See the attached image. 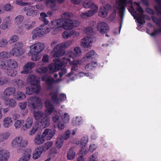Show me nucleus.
Returning <instances> with one entry per match:
<instances>
[{
    "instance_id": "nucleus-53",
    "label": "nucleus",
    "mask_w": 161,
    "mask_h": 161,
    "mask_svg": "<svg viewBox=\"0 0 161 161\" xmlns=\"http://www.w3.org/2000/svg\"><path fill=\"white\" fill-rule=\"evenodd\" d=\"M134 3L136 6V10L140 13V14H138V15H141V16L140 17V18L142 19H143V15H142L143 10L142 8L140 6V4L139 3L135 2Z\"/></svg>"
},
{
    "instance_id": "nucleus-8",
    "label": "nucleus",
    "mask_w": 161,
    "mask_h": 161,
    "mask_svg": "<svg viewBox=\"0 0 161 161\" xmlns=\"http://www.w3.org/2000/svg\"><path fill=\"white\" fill-rule=\"evenodd\" d=\"M128 4L132 5V1L131 0H117L116 2V6L119 10V14L122 21L124 18L125 7Z\"/></svg>"
},
{
    "instance_id": "nucleus-19",
    "label": "nucleus",
    "mask_w": 161,
    "mask_h": 161,
    "mask_svg": "<svg viewBox=\"0 0 161 161\" xmlns=\"http://www.w3.org/2000/svg\"><path fill=\"white\" fill-rule=\"evenodd\" d=\"M129 11L131 13V15L134 17L135 19H136L139 24L143 25L145 23L144 20H142L140 18L141 15H138L134 11L133 8L131 6L129 8Z\"/></svg>"
},
{
    "instance_id": "nucleus-23",
    "label": "nucleus",
    "mask_w": 161,
    "mask_h": 161,
    "mask_svg": "<svg viewBox=\"0 0 161 161\" xmlns=\"http://www.w3.org/2000/svg\"><path fill=\"white\" fill-rule=\"evenodd\" d=\"M45 141V139L42 134H38L34 139V144L36 145H39L43 144Z\"/></svg>"
},
{
    "instance_id": "nucleus-33",
    "label": "nucleus",
    "mask_w": 161,
    "mask_h": 161,
    "mask_svg": "<svg viewBox=\"0 0 161 161\" xmlns=\"http://www.w3.org/2000/svg\"><path fill=\"white\" fill-rule=\"evenodd\" d=\"M55 2L56 0H47L46 1L47 5L52 10H56L57 9V8L55 6Z\"/></svg>"
},
{
    "instance_id": "nucleus-61",
    "label": "nucleus",
    "mask_w": 161,
    "mask_h": 161,
    "mask_svg": "<svg viewBox=\"0 0 161 161\" xmlns=\"http://www.w3.org/2000/svg\"><path fill=\"white\" fill-rule=\"evenodd\" d=\"M88 141V138L87 136H85L83 137L80 141V146H86Z\"/></svg>"
},
{
    "instance_id": "nucleus-51",
    "label": "nucleus",
    "mask_w": 161,
    "mask_h": 161,
    "mask_svg": "<svg viewBox=\"0 0 161 161\" xmlns=\"http://www.w3.org/2000/svg\"><path fill=\"white\" fill-rule=\"evenodd\" d=\"M157 5L155 7L158 14L161 15V0H155Z\"/></svg>"
},
{
    "instance_id": "nucleus-57",
    "label": "nucleus",
    "mask_w": 161,
    "mask_h": 161,
    "mask_svg": "<svg viewBox=\"0 0 161 161\" xmlns=\"http://www.w3.org/2000/svg\"><path fill=\"white\" fill-rule=\"evenodd\" d=\"M8 44V42L6 39L3 38L0 40V47H5L7 46Z\"/></svg>"
},
{
    "instance_id": "nucleus-52",
    "label": "nucleus",
    "mask_w": 161,
    "mask_h": 161,
    "mask_svg": "<svg viewBox=\"0 0 161 161\" xmlns=\"http://www.w3.org/2000/svg\"><path fill=\"white\" fill-rule=\"evenodd\" d=\"M24 17L21 15H19L16 16L14 19L15 23L17 25L19 24L23 20Z\"/></svg>"
},
{
    "instance_id": "nucleus-38",
    "label": "nucleus",
    "mask_w": 161,
    "mask_h": 161,
    "mask_svg": "<svg viewBox=\"0 0 161 161\" xmlns=\"http://www.w3.org/2000/svg\"><path fill=\"white\" fill-rule=\"evenodd\" d=\"M35 76L33 74L29 75L27 77L26 81L27 83H30L32 85H34V82L35 81Z\"/></svg>"
},
{
    "instance_id": "nucleus-43",
    "label": "nucleus",
    "mask_w": 161,
    "mask_h": 161,
    "mask_svg": "<svg viewBox=\"0 0 161 161\" xmlns=\"http://www.w3.org/2000/svg\"><path fill=\"white\" fill-rule=\"evenodd\" d=\"M54 115L53 116L52 118L53 121L55 123H58L60 122V113L59 112L58 113H54Z\"/></svg>"
},
{
    "instance_id": "nucleus-63",
    "label": "nucleus",
    "mask_w": 161,
    "mask_h": 161,
    "mask_svg": "<svg viewBox=\"0 0 161 161\" xmlns=\"http://www.w3.org/2000/svg\"><path fill=\"white\" fill-rule=\"evenodd\" d=\"M34 92V88L31 87H27L26 88V92L27 94L30 95L32 94Z\"/></svg>"
},
{
    "instance_id": "nucleus-5",
    "label": "nucleus",
    "mask_w": 161,
    "mask_h": 161,
    "mask_svg": "<svg viewBox=\"0 0 161 161\" xmlns=\"http://www.w3.org/2000/svg\"><path fill=\"white\" fill-rule=\"evenodd\" d=\"M63 61L64 62L63 64L64 65H66L67 64L69 63L70 65H74L71 68V73L68 74L67 76H70L75 71H76L78 69L77 65L82 64L84 62H86L84 58L80 59H75L71 61L69 58L67 57H65L64 58Z\"/></svg>"
},
{
    "instance_id": "nucleus-12",
    "label": "nucleus",
    "mask_w": 161,
    "mask_h": 161,
    "mask_svg": "<svg viewBox=\"0 0 161 161\" xmlns=\"http://www.w3.org/2000/svg\"><path fill=\"white\" fill-rule=\"evenodd\" d=\"M56 130L54 128L51 129H45L42 133V135L47 140H51L54 135Z\"/></svg>"
},
{
    "instance_id": "nucleus-29",
    "label": "nucleus",
    "mask_w": 161,
    "mask_h": 161,
    "mask_svg": "<svg viewBox=\"0 0 161 161\" xmlns=\"http://www.w3.org/2000/svg\"><path fill=\"white\" fill-rule=\"evenodd\" d=\"M97 54L93 50H91L88 52L83 57L86 61H88L94 58L96 56Z\"/></svg>"
},
{
    "instance_id": "nucleus-24",
    "label": "nucleus",
    "mask_w": 161,
    "mask_h": 161,
    "mask_svg": "<svg viewBox=\"0 0 161 161\" xmlns=\"http://www.w3.org/2000/svg\"><path fill=\"white\" fill-rule=\"evenodd\" d=\"M42 80L45 81L46 84L49 86H51L53 82H59L61 81V80H58L55 81L52 77L48 75L43 76L42 78Z\"/></svg>"
},
{
    "instance_id": "nucleus-50",
    "label": "nucleus",
    "mask_w": 161,
    "mask_h": 161,
    "mask_svg": "<svg viewBox=\"0 0 161 161\" xmlns=\"http://www.w3.org/2000/svg\"><path fill=\"white\" fill-rule=\"evenodd\" d=\"M19 39V36L16 35H14L10 37L8 42L10 44L14 43L17 42Z\"/></svg>"
},
{
    "instance_id": "nucleus-1",
    "label": "nucleus",
    "mask_w": 161,
    "mask_h": 161,
    "mask_svg": "<svg viewBox=\"0 0 161 161\" xmlns=\"http://www.w3.org/2000/svg\"><path fill=\"white\" fill-rule=\"evenodd\" d=\"M73 15L72 14L65 13L62 15V19L54 20L51 22L48 26L42 25L40 27L34 29L32 32V38L34 40L38 37H42L48 33L51 29L53 35H55L61 32L64 29L69 30L78 26L80 24L79 21L72 19Z\"/></svg>"
},
{
    "instance_id": "nucleus-17",
    "label": "nucleus",
    "mask_w": 161,
    "mask_h": 161,
    "mask_svg": "<svg viewBox=\"0 0 161 161\" xmlns=\"http://www.w3.org/2000/svg\"><path fill=\"white\" fill-rule=\"evenodd\" d=\"M12 23L11 19L9 16L5 17L3 19V23L0 25V28L2 30L8 29Z\"/></svg>"
},
{
    "instance_id": "nucleus-11",
    "label": "nucleus",
    "mask_w": 161,
    "mask_h": 161,
    "mask_svg": "<svg viewBox=\"0 0 161 161\" xmlns=\"http://www.w3.org/2000/svg\"><path fill=\"white\" fill-rule=\"evenodd\" d=\"M81 54L82 51L80 48L76 47L74 48L73 51H69L67 53L66 55L68 57H69L74 59L80 56Z\"/></svg>"
},
{
    "instance_id": "nucleus-31",
    "label": "nucleus",
    "mask_w": 161,
    "mask_h": 161,
    "mask_svg": "<svg viewBox=\"0 0 161 161\" xmlns=\"http://www.w3.org/2000/svg\"><path fill=\"white\" fill-rule=\"evenodd\" d=\"M83 7L85 8H91V10H94L95 7H97V11L98 10V7L97 6L94 4H93L91 2L88 1H85L83 3Z\"/></svg>"
},
{
    "instance_id": "nucleus-54",
    "label": "nucleus",
    "mask_w": 161,
    "mask_h": 161,
    "mask_svg": "<svg viewBox=\"0 0 161 161\" xmlns=\"http://www.w3.org/2000/svg\"><path fill=\"white\" fill-rule=\"evenodd\" d=\"M48 71V69L46 67H42L37 68L36 70V72L40 74H43L46 73Z\"/></svg>"
},
{
    "instance_id": "nucleus-64",
    "label": "nucleus",
    "mask_w": 161,
    "mask_h": 161,
    "mask_svg": "<svg viewBox=\"0 0 161 161\" xmlns=\"http://www.w3.org/2000/svg\"><path fill=\"white\" fill-rule=\"evenodd\" d=\"M49 61V56L48 55L46 54H45L43 55V56L42 57V62L43 63V64H39V65H43L46 63H47Z\"/></svg>"
},
{
    "instance_id": "nucleus-18",
    "label": "nucleus",
    "mask_w": 161,
    "mask_h": 161,
    "mask_svg": "<svg viewBox=\"0 0 161 161\" xmlns=\"http://www.w3.org/2000/svg\"><path fill=\"white\" fill-rule=\"evenodd\" d=\"M35 8L33 6H29L25 7L24 8V10L27 11L26 14L29 16L34 17L39 13L37 10H34Z\"/></svg>"
},
{
    "instance_id": "nucleus-36",
    "label": "nucleus",
    "mask_w": 161,
    "mask_h": 161,
    "mask_svg": "<svg viewBox=\"0 0 161 161\" xmlns=\"http://www.w3.org/2000/svg\"><path fill=\"white\" fill-rule=\"evenodd\" d=\"M50 95L51 96L52 100L54 103L56 105H59L60 104L59 102V100L57 98V92H52L50 93Z\"/></svg>"
},
{
    "instance_id": "nucleus-62",
    "label": "nucleus",
    "mask_w": 161,
    "mask_h": 161,
    "mask_svg": "<svg viewBox=\"0 0 161 161\" xmlns=\"http://www.w3.org/2000/svg\"><path fill=\"white\" fill-rule=\"evenodd\" d=\"M70 132L69 130L66 131L64 134L63 136H61V138L63 139L66 140L68 139L69 137Z\"/></svg>"
},
{
    "instance_id": "nucleus-21",
    "label": "nucleus",
    "mask_w": 161,
    "mask_h": 161,
    "mask_svg": "<svg viewBox=\"0 0 161 161\" xmlns=\"http://www.w3.org/2000/svg\"><path fill=\"white\" fill-rule=\"evenodd\" d=\"M16 92L15 88L13 87H8L4 91L3 95L2 97L3 99L8 98V97L11 95H14Z\"/></svg>"
},
{
    "instance_id": "nucleus-14",
    "label": "nucleus",
    "mask_w": 161,
    "mask_h": 161,
    "mask_svg": "<svg viewBox=\"0 0 161 161\" xmlns=\"http://www.w3.org/2000/svg\"><path fill=\"white\" fill-rule=\"evenodd\" d=\"M93 42V37L91 36H86L82 40L81 45L84 47H89L92 46Z\"/></svg>"
},
{
    "instance_id": "nucleus-41",
    "label": "nucleus",
    "mask_w": 161,
    "mask_h": 161,
    "mask_svg": "<svg viewBox=\"0 0 161 161\" xmlns=\"http://www.w3.org/2000/svg\"><path fill=\"white\" fill-rule=\"evenodd\" d=\"M35 24V21H32L31 23H27L24 24V27L26 30H29L34 27Z\"/></svg>"
},
{
    "instance_id": "nucleus-30",
    "label": "nucleus",
    "mask_w": 161,
    "mask_h": 161,
    "mask_svg": "<svg viewBox=\"0 0 161 161\" xmlns=\"http://www.w3.org/2000/svg\"><path fill=\"white\" fill-rule=\"evenodd\" d=\"M8 158V153L0 147V161H7Z\"/></svg>"
},
{
    "instance_id": "nucleus-58",
    "label": "nucleus",
    "mask_w": 161,
    "mask_h": 161,
    "mask_svg": "<svg viewBox=\"0 0 161 161\" xmlns=\"http://www.w3.org/2000/svg\"><path fill=\"white\" fill-rule=\"evenodd\" d=\"M9 53L6 51H3L0 53V59H4L10 58Z\"/></svg>"
},
{
    "instance_id": "nucleus-37",
    "label": "nucleus",
    "mask_w": 161,
    "mask_h": 161,
    "mask_svg": "<svg viewBox=\"0 0 161 161\" xmlns=\"http://www.w3.org/2000/svg\"><path fill=\"white\" fill-rule=\"evenodd\" d=\"M14 97L19 100H23L26 98L25 94L21 92H18L16 94L15 93Z\"/></svg>"
},
{
    "instance_id": "nucleus-44",
    "label": "nucleus",
    "mask_w": 161,
    "mask_h": 161,
    "mask_svg": "<svg viewBox=\"0 0 161 161\" xmlns=\"http://www.w3.org/2000/svg\"><path fill=\"white\" fill-rule=\"evenodd\" d=\"M63 144V140L59 136L58 138L55 143V146L58 148H60L62 147Z\"/></svg>"
},
{
    "instance_id": "nucleus-3",
    "label": "nucleus",
    "mask_w": 161,
    "mask_h": 161,
    "mask_svg": "<svg viewBox=\"0 0 161 161\" xmlns=\"http://www.w3.org/2000/svg\"><path fill=\"white\" fill-rule=\"evenodd\" d=\"M29 48L28 54L31 57V59L33 61L39 60L41 57L40 54L44 49V44L40 42H38L31 45Z\"/></svg>"
},
{
    "instance_id": "nucleus-48",
    "label": "nucleus",
    "mask_w": 161,
    "mask_h": 161,
    "mask_svg": "<svg viewBox=\"0 0 161 161\" xmlns=\"http://www.w3.org/2000/svg\"><path fill=\"white\" fill-rule=\"evenodd\" d=\"M61 118L64 123H68L69 121V116L67 113H64L61 116Z\"/></svg>"
},
{
    "instance_id": "nucleus-15",
    "label": "nucleus",
    "mask_w": 161,
    "mask_h": 161,
    "mask_svg": "<svg viewBox=\"0 0 161 161\" xmlns=\"http://www.w3.org/2000/svg\"><path fill=\"white\" fill-rule=\"evenodd\" d=\"M111 9V6L109 5H107L101 7L98 12V15L101 17L105 18L108 14L109 10Z\"/></svg>"
},
{
    "instance_id": "nucleus-20",
    "label": "nucleus",
    "mask_w": 161,
    "mask_h": 161,
    "mask_svg": "<svg viewBox=\"0 0 161 161\" xmlns=\"http://www.w3.org/2000/svg\"><path fill=\"white\" fill-rule=\"evenodd\" d=\"M54 63L50 64L49 66V70L51 72H54L60 69V64H61V59H57Z\"/></svg>"
},
{
    "instance_id": "nucleus-16",
    "label": "nucleus",
    "mask_w": 161,
    "mask_h": 161,
    "mask_svg": "<svg viewBox=\"0 0 161 161\" xmlns=\"http://www.w3.org/2000/svg\"><path fill=\"white\" fill-rule=\"evenodd\" d=\"M32 152L31 149L30 148L25 149L23 151V155L18 161H29L31 157Z\"/></svg>"
},
{
    "instance_id": "nucleus-9",
    "label": "nucleus",
    "mask_w": 161,
    "mask_h": 161,
    "mask_svg": "<svg viewBox=\"0 0 161 161\" xmlns=\"http://www.w3.org/2000/svg\"><path fill=\"white\" fill-rule=\"evenodd\" d=\"M28 144V141L21 136L16 137L12 141L11 146L13 148L25 147Z\"/></svg>"
},
{
    "instance_id": "nucleus-60",
    "label": "nucleus",
    "mask_w": 161,
    "mask_h": 161,
    "mask_svg": "<svg viewBox=\"0 0 161 161\" xmlns=\"http://www.w3.org/2000/svg\"><path fill=\"white\" fill-rule=\"evenodd\" d=\"M81 146V148L79 153L82 155H85L88 152L87 148L86 147V146L85 145Z\"/></svg>"
},
{
    "instance_id": "nucleus-46",
    "label": "nucleus",
    "mask_w": 161,
    "mask_h": 161,
    "mask_svg": "<svg viewBox=\"0 0 161 161\" xmlns=\"http://www.w3.org/2000/svg\"><path fill=\"white\" fill-rule=\"evenodd\" d=\"M24 123L23 120L19 119L16 120L14 123V126L16 129H19L20 128Z\"/></svg>"
},
{
    "instance_id": "nucleus-26",
    "label": "nucleus",
    "mask_w": 161,
    "mask_h": 161,
    "mask_svg": "<svg viewBox=\"0 0 161 161\" xmlns=\"http://www.w3.org/2000/svg\"><path fill=\"white\" fill-rule=\"evenodd\" d=\"M6 106L10 108H14L16 105V102L13 98H7L3 99Z\"/></svg>"
},
{
    "instance_id": "nucleus-47",
    "label": "nucleus",
    "mask_w": 161,
    "mask_h": 161,
    "mask_svg": "<svg viewBox=\"0 0 161 161\" xmlns=\"http://www.w3.org/2000/svg\"><path fill=\"white\" fill-rule=\"evenodd\" d=\"M15 82L17 87L19 89L24 88L26 86V83L20 80H16Z\"/></svg>"
},
{
    "instance_id": "nucleus-35",
    "label": "nucleus",
    "mask_w": 161,
    "mask_h": 161,
    "mask_svg": "<svg viewBox=\"0 0 161 161\" xmlns=\"http://www.w3.org/2000/svg\"><path fill=\"white\" fill-rule=\"evenodd\" d=\"M65 57L63 58L62 59H61V64H60V69H61V72L59 73V75L60 77H61L63 75L65 74L67 72L66 69L65 68H64V67L66 65H64L63 64L64 63V59Z\"/></svg>"
},
{
    "instance_id": "nucleus-28",
    "label": "nucleus",
    "mask_w": 161,
    "mask_h": 161,
    "mask_svg": "<svg viewBox=\"0 0 161 161\" xmlns=\"http://www.w3.org/2000/svg\"><path fill=\"white\" fill-rule=\"evenodd\" d=\"M3 126L5 128L9 127L12 124L13 121L12 118L10 117H6L3 119Z\"/></svg>"
},
{
    "instance_id": "nucleus-7",
    "label": "nucleus",
    "mask_w": 161,
    "mask_h": 161,
    "mask_svg": "<svg viewBox=\"0 0 161 161\" xmlns=\"http://www.w3.org/2000/svg\"><path fill=\"white\" fill-rule=\"evenodd\" d=\"M27 103L28 106L30 107L31 110L41 108L43 106L41 99L37 97H30L27 100Z\"/></svg>"
},
{
    "instance_id": "nucleus-49",
    "label": "nucleus",
    "mask_w": 161,
    "mask_h": 161,
    "mask_svg": "<svg viewBox=\"0 0 161 161\" xmlns=\"http://www.w3.org/2000/svg\"><path fill=\"white\" fill-rule=\"evenodd\" d=\"M73 31H65L63 32L62 36L64 39H67L72 36Z\"/></svg>"
},
{
    "instance_id": "nucleus-40",
    "label": "nucleus",
    "mask_w": 161,
    "mask_h": 161,
    "mask_svg": "<svg viewBox=\"0 0 161 161\" xmlns=\"http://www.w3.org/2000/svg\"><path fill=\"white\" fill-rule=\"evenodd\" d=\"M53 143L52 141H49L45 143L42 146V149L44 151H46L53 145Z\"/></svg>"
},
{
    "instance_id": "nucleus-59",
    "label": "nucleus",
    "mask_w": 161,
    "mask_h": 161,
    "mask_svg": "<svg viewBox=\"0 0 161 161\" xmlns=\"http://www.w3.org/2000/svg\"><path fill=\"white\" fill-rule=\"evenodd\" d=\"M8 60L4 61L0 60V68L7 70L8 65L7 62Z\"/></svg>"
},
{
    "instance_id": "nucleus-13",
    "label": "nucleus",
    "mask_w": 161,
    "mask_h": 161,
    "mask_svg": "<svg viewBox=\"0 0 161 161\" xmlns=\"http://www.w3.org/2000/svg\"><path fill=\"white\" fill-rule=\"evenodd\" d=\"M35 66L34 62H29L26 64L23 67V69L21 71L22 74H27L32 72V69Z\"/></svg>"
},
{
    "instance_id": "nucleus-42",
    "label": "nucleus",
    "mask_w": 161,
    "mask_h": 161,
    "mask_svg": "<svg viewBox=\"0 0 161 161\" xmlns=\"http://www.w3.org/2000/svg\"><path fill=\"white\" fill-rule=\"evenodd\" d=\"M10 134L8 132H6L2 134L0 133V143L7 140Z\"/></svg>"
},
{
    "instance_id": "nucleus-10",
    "label": "nucleus",
    "mask_w": 161,
    "mask_h": 161,
    "mask_svg": "<svg viewBox=\"0 0 161 161\" xmlns=\"http://www.w3.org/2000/svg\"><path fill=\"white\" fill-rule=\"evenodd\" d=\"M8 65L7 73L9 76H14L16 75L17 72L15 69L18 67L17 63L14 60H9L7 62Z\"/></svg>"
},
{
    "instance_id": "nucleus-6",
    "label": "nucleus",
    "mask_w": 161,
    "mask_h": 161,
    "mask_svg": "<svg viewBox=\"0 0 161 161\" xmlns=\"http://www.w3.org/2000/svg\"><path fill=\"white\" fill-rule=\"evenodd\" d=\"M23 46V44L20 42H17L14 44L13 45L12 49L9 53L10 57L12 56L18 57L22 55L24 53L22 49Z\"/></svg>"
},
{
    "instance_id": "nucleus-56",
    "label": "nucleus",
    "mask_w": 161,
    "mask_h": 161,
    "mask_svg": "<svg viewBox=\"0 0 161 161\" xmlns=\"http://www.w3.org/2000/svg\"><path fill=\"white\" fill-rule=\"evenodd\" d=\"M98 153H94L89 158V161H98Z\"/></svg>"
},
{
    "instance_id": "nucleus-55",
    "label": "nucleus",
    "mask_w": 161,
    "mask_h": 161,
    "mask_svg": "<svg viewBox=\"0 0 161 161\" xmlns=\"http://www.w3.org/2000/svg\"><path fill=\"white\" fill-rule=\"evenodd\" d=\"M93 27L88 26L84 29L83 32L87 35H90L93 32Z\"/></svg>"
},
{
    "instance_id": "nucleus-4",
    "label": "nucleus",
    "mask_w": 161,
    "mask_h": 161,
    "mask_svg": "<svg viewBox=\"0 0 161 161\" xmlns=\"http://www.w3.org/2000/svg\"><path fill=\"white\" fill-rule=\"evenodd\" d=\"M45 105L46 108L44 114L42 112L40 111H34V116L35 119L37 120H41L44 116H47L50 115L53 112L54 107L49 100H47L45 102Z\"/></svg>"
},
{
    "instance_id": "nucleus-22",
    "label": "nucleus",
    "mask_w": 161,
    "mask_h": 161,
    "mask_svg": "<svg viewBox=\"0 0 161 161\" xmlns=\"http://www.w3.org/2000/svg\"><path fill=\"white\" fill-rule=\"evenodd\" d=\"M97 30L102 34H104L108 29L107 24L104 22H100L97 24Z\"/></svg>"
},
{
    "instance_id": "nucleus-45",
    "label": "nucleus",
    "mask_w": 161,
    "mask_h": 161,
    "mask_svg": "<svg viewBox=\"0 0 161 161\" xmlns=\"http://www.w3.org/2000/svg\"><path fill=\"white\" fill-rule=\"evenodd\" d=\"M82 122L81 117H76L74 118L72 121V123L74 125H79Z\"/></svg>"
},
{
    "instance_id": "nucleus-25",
    "label": "nucleus",
    "mask_w": 161,
    "mask_h": 161,
    "mask_svg": "<svg viewBox=\"0 0 161 161\" xmlns=\"http://www.w3.org/2000/svg\"><path fill=\"white\" fill-rule=\"evenodd\" d=\"M43 151V150L40 147H36L33 152V159L36 160L39 158L41 156Z\"/></svg>"
},
{
    "instance_id": "nucleus-34",
    "label": "nucleus",
    "mask_w": 161,
    "mask_h": 161,
    "mask_svg": "<svg viewBox=\"0 0 161 161\" xmlns=\"http://www.w3.org/2000/svg\"><path fill=\"white\" fill-rule=\"evenodd\" d=\"M75 156V153L73 149L70 148L68 151L67 157L68 159L72 160L73 159Z\"/></svg>"
},
{
    "instance_id": "nucleus-2",
    "label": "nucleus",
    "mask_w": 161,
    "mask_h": 161,
    "mask_svg": "<svg viewBox=\"0 0 161 161\" xmlns=\"http://www.w3.org/2000/svg\"><path fill=\"white\" fill-rule=\"evenodd\" d=\"M57 41L54 40L51 43L52 47H54L51 52L52 55L54 57H60L65 53L64 49L69 47L72 43L71 41H68L57 44Z\"/></svg>"
},
{
    "instance_id": "nucleus-32",
    "label": "nucleus",
    "mask_w": 161,
    "mask_h": 161,
    "mask_svg": "<svg viewBox=\"0 0 161 161\" xmlns=\"http://www.w3.org/2000/svg\"><path fill=\"white\" fill-rule=\"evenodd\" d=\"M33 123L32 118L31 117H29L26 120L23 127L26 129H30L32 127Z\"/></svg>"
},
{
    "instance_id": "nucleus-27",
    "label": "nucleus",
    "mask_w": 161,
    "mask_h": 161,
    "mask_svg": "<svg viewBox=\"0 0 161 161\" xmlns=\"http://www.w3.org/2000/svg\"><path fill=\"white\" fill-rule=\"evenodd\" d=\"M97 12V8L95 7L94 10H89L85 12L82 13L81 14V17L84 19L90 17Z\"/></svg>"
},
{
    "instance_id": "nucleus-39",
    "label": "nucleus",
    "mask_w": 161,
    "mask_h": 161,
    "mask_svg": "<svg viewBox=\"0 0 161 161\" xmlns=\"http://www.w3.org/2000/svg\"><path fill=\"white\" fill-rule=\"evenodd\" d=\"M40 123L41 124V125L43 127H45L48 126L50 124L49 120L48 118L47 117H44L41 120Z\"/></svg>"
}]
</instances>
